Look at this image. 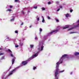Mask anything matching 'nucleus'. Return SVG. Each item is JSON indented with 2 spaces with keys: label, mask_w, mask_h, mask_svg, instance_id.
<instances>
[{
  "label": "nucleus",
  "mask_w": 79,
  "mask_h": 79,
  "mask_svg": "<svg viewBox=\"0 0 79 79\" xmlns=\"http://www.w3.org/2000/svg\"><path fill=\"white\" fill-rule=\"evenodd\" d=\"M16 69L17 68H15V69H13L12 71H11L10 73H9V74L8 75V76H11V75H12L13 74V73H15V71H16Z\"/></svg>",
  "instance_id": "nucleus-1"
},
{
  "label": "nucleus",
  "mask_w": 79,
  "mask_h": 79,
  "mask_svg": "<svg viewBox=\"0 0 79 79\" xmlns=\"http://www.w3.org/2000/svg\"><path fill=\"white\" fill-rule=\"evenodd\" d=\"M10 55H11V56L12 57H14L13 58V59L12 60V64H14V62H15V60L16 59V57H14V56H13V55L12 54H11Z\"/></svg>",
  "instance_id": "nucleus-2"
},
{
  "label": "nucleus",
  "mask_w": 79,
  "mask_h": 79,
  "mask_svg": "<svg viewBox=\"0 0 79 79\" xmlns=\"http://www.w3.org/2000/svg\"><path fill=\"white\" fill-rule=\"evenodd\" d=\"M67 56H68L67 54H64L63 55L60 59V60H63L64 58H65V57H67Z\"/></svg>",
  "instance_id": "nucleus-3"
},
{
  "label": "nucleus",
  "mask_w": 79,
  "mask_h": 79,
  "mask_svg": "<svg viewBox=\"0 0 79 79\" xmlns=\"http://www.w3.org/2000/svg\"><path fill=\"white\" fill-rule=\"evenodd\" d=\"M58 31H59L58 30H53L52 31H51L49 33V34H51L53 32H55L56 33V32H58Z\"/></svg>",
  "instance_id": "nucleus-4"
},
{
  "label": "nucleus",
  "mask_w": 79,
  "mask_h": 79,
  "mask_svg": "<svg viewBox=\"0 0 79 79\" xmlns=\"http://www.w3.org/2000/svg\"><path fill=\"white\" fill-rule=\"evenodd\" d=\"M22 64L23 65H26L27 64V62L26 61H23L22 62Z\"/></svg>",
  "instance_id": "nucleus-5"
},
{
  "label": "nucleus",
  "mask_w": 79,
  "mask_h": 79,
  "mask_svg": "<svg viewBox=\"0 0 79 79\" xmlns=\"http://www.w3.org/2000/svg\"><path fill=\"white\" fill-rule=\"evenodd\" d=\"M56 68H57V67H58L59 66V65L60 64V63H59V62H57L56 63Z\"/></svg>",
  "instance_id": "nucleus-6"
},
{
  "label": "nucleus",
  "mask_w": 79,
  "mask_h": 79,
  "mask_svg": "<svg viewBox=\"0 0 79 79\" xmlns=\"http://www.w3.org/2000/svg\"><path fill=\"white\" fill-rule=\"evenodd\" d=\"M69 27V25H67L65 26V27H63V29H66V28H68Z\"/></svg>",
  "instance_id": "nucleus-7"
},
{
  "label": "nucleus",
  "mask_w": 79,
  "mask_h": 79,
  "mask_svg": "<svg viewBox=\"0 0 79 79\" xmlns=\"http://www.w3.org/2000/svg\"><path fill=\"white\" fill-rule=\"evenodd\" d=\"M37 53L33 55L32 56V57L34 58H35V57H37Z\"/></svg>",
  "instance_id": "nucleus-8"
},
{
  "label": "nucleus",
  "mask_w": 79,
  "mask_h": 79,
  "mask_svg": "<svg viewBox=\"0 0 79 79\" xmlns=\"http://www.w3.org/2000/svg\"><path fill=\"white\" fill-rule=\"evenodd\" d=\"M44 47V46H42L41 47L40 51H42V50H43Z\"/></svg>",
  "instance_id": "nucleus-9"
},
{
  "label": "nucleus",
  "mask_w": 79,
  "mask_h": 79,
  "mask_svg": "<svg viewBox=\"0 0 79 79\" xmlns=\"http://www.w3.org/2000/svg\"><path fill=\"white\" fill-rule=\"evenodd\" d=\"M42 18L43 19V20L42 21V23H44V21H45V20H44V16H42Z\"/></svg>",
  "instance_id": "nucleus-10"
},
{
  "label": "nucleus",
  "mask_w": 79,
  "mask_h": 79,
  "mask_svg": "<svg viewBox=\"0 0 79 79\" xmlns=\"http://www.w3.org/2000/svg\"><path fill=\"white\" fill-rule=\"evenodd\" d=\"M69 14H66L65 16L66 17V18H68V17L69 16Z\"/></svg>",
  "instance_id": "nucleus-11"
},
{
  "label": "nucleus",
  "mask_w": 79,
  "mask_h": 79,
  "mask_svg": "<svg viewBox=\"0 0 79 79\" xmlns=\"http://www.w3.org/2000/svg\"><path fill=\"white\" fill-rule=\"evenodd\" d=\"M75 55H79V52H76L75 53Z\"/></svg>",
  "instance_id": "nucleus-12"
},
{
  "label": "nucleus",
  "mask_w": 79,
  "mask_h": 79,
  "mask_svg": "<svg viewBox=\"0 0 79 79\" xmlns=\"http://www.w3.org/2000/svg\"><path fill=\"white\" fill-rule=\"evenodd\" d=\"M33 47H34V45H30L31 48H32Z\"/></svg>",
  "instance_id": "nucleus-13"
},
{
  "label": "nucleus",
  "mask_w": 79,
  "mask_h": 79,
  "mask_svg": "<svg viewBox=\"0 0 79 79\" xmlns=\"http://www.w3.org/2000/svg\"><path fill=\"white\" fill-rule=\"evenodd\" d=\"M56 22H57V23H58V22H59V20L58 19H56Z\"/></svg>",
  "instance_id": "nucleus-14"
},
{
  "label": "nucleus",
  "mask_w": 79,
  "mask_h": 79,
  "mask_svg": "<svg viewBox=\"0 0 79 79\" xmlns=\"http://www.w3.org/2000/svg\"><path fill=\"white\" fill-rule=\"evenodd\" d=\"M8 52H10V53L11 52V53H12V52H11V50H10V49H8Z\"/></svg>",
  "instance_id": "nucleus-15"
},
{
  "label": "nucleus",
  "mask_w": 79,
  "mask_h": 79,
  "mask_svg": "<svg viewBox=\"0 0 79 79\" xmlns=\"http://www.w3.org/2000/svg\"><path fill=\"white\" fill-rule=\"evenodd\" d=\"M59 8H60V9H62V8H63V6H59Z\"/></svg>",
  "instance_id": "nucleus-16"
},
{
  "label": "nucleus",
  "mask_w": 79,
  "mask_h": 79,
  "mask_svg": "<svg viewBox=\"0 0 79 79\" xmlns=\"http://www.w3.org/2000/svg\"><path fill=\"white\" fill-rule=\"evenodd\" d=\"M32 58H33L32 57V56L29 59V60H32Z\"/></svg>",
  "instance_id": "nucleus-17"
},
{
  "label": "nucleus",
  "mask_w": 79,
  "mask_h": 79,
  "mask_svg": "<svg viewBox=\"0 0 79 79\" xmlns=\"http://www.w3.org/2000/svg\"><path fill=\"white\" fill-rule=\"evenodd\" d=\"M74 29V27H72L71 28H69V31H70V30H71V29Z\"/></svg>",
  "instance_id": "nucleus-18"
},
{
  "label": "nucleus",
  "mask_w": 79,
  "mask_h": 79,
  "mask_svg": "<svg viewBox=\"0 0 79 79\" xmlns=\"http://www.w3.org/2000/svg\"><path fill=\"white\" fill-rule=\"evenodd\" d=\"M3 59H5V58L4 57V56H3L1 58V60H3Z\"/></svg>",
  "instance_id": "nucleus-19"
},
{
  "label": "nucleus",
  "mask_w": 79,
  "mask_h": 79,
  "mask_svg": "<svg viewBox=\"0 0 79 79\" xmlns=\"http://www.w3.org/2000/svg\"><path fill=\"white\" fill-rule=\"evenodd\" d=\"M15 33H16V34H18V31H15Z\"/></svg>",
  "instance_id": "nucleus-20"
},
{
  "label": "nucleus",
  "mask_w": 79,
  "mask_h": 79,
  "mask_svg": "<svg viewBox=\"0 0 79 79\" xmlns=\"http://www.w3.org/2000/svg\"><path fill=\"white\" fill-rule=\"evenodd\" d=\"M45 10V8H44V7H43L42 8V10Z\"/></svg>",
  "instance_id": "nucleus-21"
},
{
  "label": "nucleus",
  "mask_w": 79,
  "mask_h": 79,
  "mask_svg": "<svg viewBox=\"0 0 79 79\" xmlns=\"http://www.w3.org/2000/svg\"><path fill=\"white\" fill-rule=\"evenodd\" d=\"M23 44L22 43H20V46H22Z\"/></svg>",
  "instance_id": "nucleus-22"
},
{
  "label": "nucleus",
  "mask_w": 79,
  "mask_h": 79,
  "mask_svg": "<svg viewBox=\"0 0 79 79\" xmlns=\"http://www.w3.org/2000/svg\"><path fill=\"white\" fill-rule=\"evenodd\" d=\"M73 9H71L70 10V13H72V12H73Z\"/></svg>",
  "instance_id": "nucleus-23"
},
{
  "label": "nucleus",
  "mask_w": 79,
  "mask_h": 79,
  "mask_svg": "<svg viewBox=\"0 0 79 79\" xmlns=\"http://www.w3.org/2000/svg\"><path fill=\"white\" fill-rule=\"evenodd\" d=\"M3 53H1V52H0V55H3Z\"/></svg>",
  "instance_id": "nucleus-24"
},
{
  "label": "nucleus",
  "mask_w": 79,
  "mask_h": 79,
  "mask_svg": "<svg viewBox=\"0 0 79 79\" xmlns=\"http://www.w3.org/2000/svg\"><path fill=\"white\" fill-rule=\"evenodd\" d=\"M35 69H36V67H34L33 68V69L34 70H35Z\"/></svg>",
  "instance_id": "nucleus-25"
},
{
  "label": "nucleus",
  "mask_w": 79,
  "mask_h": 79,
  "mask_svg": "<svg viewBox=\"0 0 79 79\" xmlns=\"http://www.w3.org/2000/svg\"><path fill=\"white\" fill-rule=\"evenodd\" d=\"M7 10L9 11H11V9H8Z\"/></svg>",
  "instance_id": "nucleus-26"
},
{
  "label": "nucleus",
  "mask_w": 79,
  "mask_h": 79,
  "mask_svg": "<svg viewBox=\"0 0 79 79\" xmlns=\"http://www.w3.org/2000/svg\"><path fill=\"white\" fill-rule=\"evenodd\" d=\"M10 8H13V6H10Z\"/></svg>",
  "instance_id": "nucleus-27"
},
{
  "label": "nucleus",
  "mask_w": 79,
  "mask_h": 79,
  "mask_svg": "<svg viewBox=\"0 0 79 79\" xmlns=\"http://www.w3.org/2000/svg\"><path fill=\"white\" fill-rule=\"evenodd\" d=\"M22 14H24V11H22Z\"/></svg>",
  "instance_id": "nucleus-28"
},
{
  "label": "nucleus",
  "mask_w": 79,
  "mask_h": 79,
  "mask_svg": "<svg viewBox=\"0 0 79 79\" xmlns=\"http://www.w3.org/2000/svg\"><path fill=\"white\" fill-rule=\"evenodd\" d=\"M40 32L42 31V29H40Z\"/></svg>",
  "instance_id": "nucleus-29"
},
{
  "label": "nucleus",
  "mask_w": 79,
  "mask_h": 79,
  "mask_svg": "<svg viewBox=\"0 0 79 79\" xmlns=\"http://www.w3.org/2000/svg\"><path fill=\"white\" fill-rule=\"evenodd\" d=\"M34 8H35V9H37V6L34 7Z\"/></svg>",
  "instance_id": "nucleus-30"
},
{
  "label": "nucleus",
  "mask_w": 79,
  "mask_h": 79,
  "mask_svg": "<svg viewBox=\"0 0 79 79\" xmlns=\"http://www.w3.org/2000/svg\"><path fill=\"white\" fill-rule=\"evenodd\" d=\"M51 2H48V5H50V4H51Z\"/></svg>",
  "instance_id": "nucleus-31"
},
{
  "label": "nucleus",
  "mask_w": 79,
  "mask_h": 79,
  "mask_svg": "<svg viewBox=\"0 0 79 79\" xmlns=\"http://www.w3.org/2000/svg\"><path fill=\"white\" fill-rule=\"evenodd\" d=\"M10 21H14V19H10Z\"/></svg>",
  "instance_id": "nucleus-32"
},
{
  "label": "nucleus",
  "mask_w": 79,
  "mask_h": 79,
  "mask_svg": "<svg viewBox=\"0 0 79 79\" xmlns=\"http://www.w3.org/2000/svg\"><path fill=\"white\" fill-rule=\"evenodd\" d=\"M48 19H50V17L49 16L48 17Z\"/></svg>",
  "instance_id": "nucleus-33"
},
{
  "label": "nucleus",
  "mask_w": 79,
  "mask_h": 79,
  "mask_svg": "<svg viewBox=\"0 0 79 79\" xmlns=\"http://www.w3.org/2000/svg\"><path fill=\"white\" fill-rule=\"evenodd\" d=\"M60 8L58 9L57 10V11H58L59 10H60Z\"/></svg>",
  "instance_id": "nucleus-34"
},
{
  "label": "nucleus",
  "mask_w": 79,
  "mask_h": 79,
  "mask_svg": "<svg viewBox=\"0 0 79 79\" xmlns=\"http://www.w3.org/2000/svg\"><path fill=\"white\" fill-rule=\"evenodd\" d=\"M39 18H38L37 19V21H39Z\"/></svg>",
  "instance_id": "nucleus-35"
},
{
  "label": "nucleus",
  "mask_w": 79,
  "mask_h": 79,
  "mask_svg": "<svg viewBox=\"0 0 79 79\" xmlns=\"http://www.w3.org/2000/svg\"><path fill=\"white\" fill-rule=\"evenodd\" d=\"M19 47L18 45H15V47Z\"/></svg>",
  "instance_id": "nucleus-36"
},
{
  "label": "nucleus",
  "mask_w": 79,
  "mask_h": 79,
  "mask_svg": "<svg viewBox=\"0 0 79 79\" xmlns=\"http://www.w3.org/2000/svg\"><path fill=\"white\" fill-rule=\"evenodd\" d=\"M56 4H58L59 3V2H56Z\"/></svg>",
  "instance_id": "nucleus-37"
},
{
  "label": "nucleus",
  "mask_w": 79,
  "mask_h": 79,
  "mask_svg": "<svg viewBox=\"0 0 79 79\" xmlns=\"http://www.w3.org/2000/svg\"><path fill=\"white\" fill-rule=\"evenodd\" d=\"M18 1H19L18 0H15V2H18Z\"/></svg>",
  "instance_id": "nucleus-38"
},
{
  "label": "nucleus",
  "mask_w": 79,
  "mask_h": 79,
  "mask_svg": "<svg viewBox=\"0 0 79 79\" xmlns=\"http://www.w3.org/2000/svg\"><path fill=\"white\" fill-rule=\"evenodd\" d=\"M73 33H74V32H71L70 33V34H73Z\"/></svg>",
  "instance_id": "nucleus-39"
},
{
  "label": "nucleus",
  "mask_w": 79,
  "mask_h": 79,
  "mask_svg": "<svg viewBox=\"0 0 79 79\" xmlns=\"http://www.w3.org/2000/svg\"><path fill=\"white\" fill-rule=\"evenodd\" d=\"M37 39V37H35V40H36Z\"/></svg>",
  "instance_id": "nucleus-40"
},
{
  "label": "nucleus",
  "mask_w": 79,
  "mask_h": 79,
  "mask_svg": "<svg viewBox=\"0 0 79 79\" xmlns=\"http://www.w3.org/2000/svg\"><path fill=\"white\" fill-rule=\"evenodd\" d=\"M21 25H23V23H22L21 24Z\"/></svg>",
  "instance_id": "nucleus-41"
},
{
  "label": "nucleus",
  "mask_w": 79,
  "mask_h": 79,
  "mask_svg": "<svg viewBox=\"0 0 79 79\" xmlns=\"http://www.w3.org/2000/svg\"><path fill=\"white\" fill-rule=\"evenodd\" d=\"M63 63V61H60V63Z\"/></svg>",
  "instance_id": "nucleus-42"
},
{
  "label": "nucleus",
  "mask_w": 79,
  "mask_h": 79,
  "mask_svg": "<svg viewBox=\"0 0 79 79\" xmlns=\"http://www.w3.org/2000/svg\"><path fill=\"white\" fill-rule=\"evenodd\" d=\"M77 23H79V20L77 21Z\"/></svg>",
  "instance_id": "nucleus-43"
},
{
  "label": "nucleus",
  "mask_w": 79,
  "mask_h": 79,
  "mask_svg": "<svg viewBox=\"0 0 79 79\" xmlns=\"http://www.w3.org/2000/svg\"><path fill=\"white\" fill-rule=\"evenodd\" d=\"M32 27V26H30V27Z\"/></svg>",
  "instance_id": "nucleus-44"
},
{
  "label": "nucleus",
  "mask_w": 79,
  "mask_h": 79,
  "mask_svg": "<svg viewBox=\"0 0 79 79\" xmlns=\"http://www.w3.org/2000/svg\"><path fill=\"white\" fill-rule=\"evenodd\" d=\"M2 49L1 48H0V50H2Z\"/></svg>",
  "instance_id": "nucleus-45"
}]
</instances>
